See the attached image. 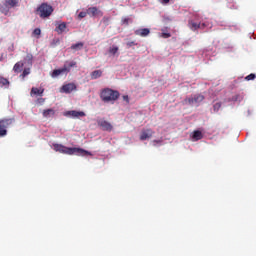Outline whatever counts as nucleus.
I'll list each match as a JSON object with an SVG mask.
<instances>
[{
	"label": "nucleus",
	"instance_id": "15",
	"mask_svg": "<svg viewBox=\"0 0 256 256\" xmlns=\"http://www.w3.org/2000/svg\"><path fill=\"white\" fill-rule=\"evenodd\" d=\"M45 92V89H39L36 87H32L30 95L31 97H35V95H43V93Z\"/></svg>",
	"mask_w": 256,
	"mask_h": 256
},
{
	"label": "nucleus",
	"instance_id": "2",
	"mask_svg": "<svg viewBox=\"0 0 256 256\" xmlns=\"http://www.w3.org/2000/svg\"><path fill=\"white\" fill-rule=\"evenodd\" d=\"M119 97H120L119 91L113 90L111 88H105L104 90H102V92L100 94V99H102V101H104V103H109L111 101H117V99H119Z\"/></svg>",
	"mask_w": 256,
	"mask_h": 256
},
{
	"label": "nucleus",
	"instance_id": "23",
	"mask_svg": "<svg viewBox=\"0 0 256 256\" xmlns=\"http://www.w3.org/2000/svg\"><path fill=\"white\" fill-rule=\"evenodd\" d=\"M24 61L28 63V65H33V54H27Z\"/></svg>",
	"mask_w": 256,
	"mask_h": 256
},
{
	"label": "nucleus",
	"instance_id": "4",
	"mask_svg": "<svg viewBox=\"0 0 256 256\" xmlns=\"http://www.w3.org/2000/svg\"><path fill=\"white\" fill-rule=\"evenodd\" d=\"M15 7H19V0H4V3L0 4V13L7 16Z\"/></svg>",
	"mask_w": 256,
	"mask_h": 256
},
{
	"label": "nucleus",
	"instance_id": "32",
	"mask_svg": "<svg viewBox=\"0 0 256 256\" xmlns=\"http://www.w3.org/2000/svg\"><path fill=\"white\" fill-rule=\"evenodd\" d=\"M37 103H38L39 105H43V103H45V98H38V99H37Z\"/></svg>",
	"mask_w": 256,
	"mask_h": 256
},
{
	"label": "nucleus",
	"instance_id": "30",
	"mask_svg": "<svg viewBox=\"0 0 256 256\" xmlns=\"http://www.w3.org/2000/svg\"><path fill=\"white\" fill-rule=\"evenodd\" d=\"M1 85H9V80L7 78H0Z\"/></svg>",
	"mask_w": 256,
	"mask_h": 256
},
{
	"label": "nucleus",
	"instance_id": "10",
	"mask_svg": "<svg viewBox=\"0 0 256 256\" xmlns=\"http://www.w3.org/2000/svg\"><path fill=\"white\" fill-rule=\"evenodd\" d=\"M77 90V85L75 83H68L62 86L61 92L62 93H72V91Z\"/></svg>",
	"mask_w": 256,
	"mask_h": 256
},
{
	"label": "nucleus",
	"instance_id": "19",
	"mask_svg": "<svg viewBox=\"0 0 256 256\" xmlns=\"http://www.w3.org/2000/svg\"><path fill=\"white\" fill-rule=\"evenodd\" d=\"M66 29H67V24L63 22L58 25V27L56 28V32L58 35H61V33H63Z\"/></svg>",
	"mask_w": 256,
	"mask_h": 256
},
{
	"label": "nucleus",
	"instance_id": "20",
	"mask_svg": "<svg viewBox=\"0 0 256 256\" xmlns=\"http://www.w3.org/2000/svg\"><path fill=\"white\" fill-rule=\"evenodd\" d=\"M84 43L83 42H78V43H76V44H72L71 45V49L73 50V51H81V49H83V47H84Z\"/></svg>",
	"mask_w": 256,
	"mask_h": 256
},
{
	"label": "nucleus",
	"instance_id": "12",
	"mask_svg": "<svg viewBox=\"0 0 256 256\" xmlns=\"http://www.w3.org/2000/svg\"><path fill=\"white\" fill-rule=\"evenodd\" d=\"M87 13L88 15H90V17H95L96 15H103V12H101V10H99L97 7L88 8Z\"/></svg>",
	"mask_w": 256,
	"mask_h": 256
},
{
	"label": "nucleus",
	"instance_id": "16",
	"mask_svg": "<svg viewBox=\"0 0 256 256\" xmlns=\"http://www.w3.org/2000/svg\"><path fill=\"white\" fill-rule=\"evenodd\" d=\"M45 119H49V117H53L55 115V110L53 108H49L43 111L42 113Z\"/></svg>",
	"mask_w": 256,
	"mask_h": 256
},
{
	"label": "nucleus",
	"instance_id": "18",
	"mask_svg": "<svg viewBox=\"0 0 256 256\" xmlns=\"http://www.w3.org/2000/svg\"><path fill=\"white\" fill-rule=\"evenodd\" d=\"M23 67H25V63L17 62L13 67L14 73H21V71H23Z\"/></svg>",
	"mask_w": 256,
	"mask_h": 256
},
{
	"label": "nucleus",
	"instance_id": "3",
	"mask_svg": "<svg viewBox=\"0 0 256 256\" xmlns=\"http://www.w3.org/2000/svg\"><path fill=\"white\" fill-rule=\"evenodd\" d=\"M53 6L48 4L47 2H43L36 9V14L39 15L40 19H49L50 15H53Z\"/></svg>",
	"mask_w": 256,
	"mask_h": 256
},
{
	"label": "nucleus",
	"instance_id": "26",
	"mask_svg": "<svg viewBox=\"0 0 256 256\" xmlns=\"http://www.w3.org/2000/svg\"><path fill=\"white\" fill-rule=\"evenodd\" d=\"M87 15H89L88 12H87V10H86V12H85V11H82V12H80V13L78 14V19H85V17H87Z\"/></svg>",
	"mask_w": 256,
	"mask_h": 256
},
{
	"label": "nucleus",
	"instance_id": "11",
	"mask_svg": "<svg viewBox=\"0 0 256 256\" xmlns=\"http://www.w3.org/2000/svg\"><path fill=\"white\" fill-rule=\"evenodd\" d=\"M99 127H101L102 131H113V125H111L108 121L106 120H99L98 121Z\"/></svg>",
	"mask_w": 256,
	"mask_h": 256
},
{
	"label": "nucleus",
	"instance_id": "24",
	"mask_svg": "<svg viewBox=\"0 0 256 256\" xmlns=\"http://www.w3.org/2000/svg\"><path fill=\"white\" fill-rule=\"evenodd\" d=\"M231 101H243V94H235L232 96Z\"/></svg>",
	"mask_w": 256,
	"mask_h": 256
},
{
	"label": "nucleus",
	"instance_id": "25",
	"mask_svg": "<svg viewBox=\"0 0 256 256\" xmlns=\"http://www.w3.org/2000/svg\"><path fill=\"white\" fill-rule=\"evenodd\" d=\"M31 73V69L26 68L23 70L22 74L20 75V77H22V79H24L27 75H29Z\"/></svg>",
	"mask_w": 256,
	"mask_h": 256
},
{
	"label": "nucleus",
	"instance_id": "7",
	"mask_svg": "<svg viewBox=\"0 0 256 256\" xmlns=\"http://www.w3.org/2000/svg\"><path fill=\"white\" fill-rule=\"evenodd\" d=\"M203 101H205V96L201 94H195L194 96L186 98L184 100V105H196V107H199V104L203 103Z\"/></svg>",
	"mask_w": 256,
	"mask_h": 256
},
{
	"label": "nucleus",
	"instance_id": "5",
	"mask_svg": "<svg viewBox=\"0 0 256 256\" xmlns=\"http://www.w3.org/2000/svg\"><path fill=\"white\" fill-rule=\"evenodd\" d=\"M73 67H77V62H66L62 68L53 70L51 77L55 78L59 77V75H63V73H69Z\"/></svg>",
	"mask_w": 256,
	"mask_h": 256
},
{
	"label": "nucleus",
	"instance_id": "1",
	"mask_svg": "<svg viewBox=\"0 0 256 256\" xmlns=\"http://www.w3.org/2000/svg\"><path fill=\"white\" fill-rule=\"evenodd\" d=\"M53 149L57 153H62L64 155H80V157H87V155H93L91 152L82 148H69L63 144H53Z\"/></svg>",
	"mask_w": 256,
	"mask_h": 256
},
{
	"label": "nucleus",
	"instance_id": "36",
	"mask_svg": "<svg viewBox=\"0 0 256 256\" xmlns=\"http://www.w3.org/2000/svg\"><path fill=\"white\" fill-rule=\"evenodd\" d=\"M123 101H126V103H129V96L124 95L123 96Z\"/></svg>",
	"mask_w": 256,
	"mask_h": 256
},
{
	"label": "nucleus",
	"instance_id": "13",
	"mask_svg": "<svg viewBox=\"0 0 256 256\" xmlns=\"http://www.w3.org/2000/svg\"><path fill=\"white\" fill-rule=\"evenodd\" d=\"M135 35H138L139 37H147V35H149V33H151V30H149V28H142V29H138L135 30Z\"/></svg>",
	"mask_w": 256,
	"mask_h": 256
},
{
	"label": "nucleus",
	"instance_id": "17",
	"mask_svg": "<svg viewBox=\"0 0 256 256\" xmlns=\"http://www.w3.org/2000/svg\"><path fill=\"white\" fill-rule=\"evenodd\" d=\"M203 139V133L199 130H195L192 134L193 141H201Z\"/></svg>",
	"mask_w": 256,
	"mask_h": 256
},
{
	"label": "nucleus",
	"instance_id": "33",
	"mask_svg": "<svg viewBox=\"0 0 256 256\" xmlns=\"http://www.w3.org/2000/svg\"><path fill=\"white\" fill-rule=\"evenodd\" d=\"M159 3H161L162 5H168L169 1L171 0H158Z\"/></svg>",
	"mask_w": 256,
	"mask_h": 256
},
{
	"label": "nucleus",
	"instance_id": "34",
	"mask_svg": "<svg viewBox=\"0 0 256 256\" xmlns=\"http://www.w3.org/2000/svg\"><path fill=\"white\" fill-rule=\"evenodd\" d=\"M122 23H123L124 25H129V18H124V19H122Z\"/></svg>",
	"mask_w": 256,
	"mask_h": 256
},
{
	"label": "nucleus",
	"instance_id": "6",
	"mask_svg": "<svg viewBox=\"0 0 256 256\" xmlns=\"http://www.w3.org/2000/svg\"><path fill=\"white\" fill-rule=\"evenodd\" d=\"M15 123L14 118H3L0 119V137H5L7 135V129Z\"/></svg>",
	"mask_w": 256,
	"mask_h": 256
},
{
	"label": "nucleus",
	"instance_id": "31",
	"mask_svg": "<svg viewBox=\"0 0 256 256\" xmlns=\"http://www.w3.org/2000/svg\"><path fill=\"white\" fill-rule=\"evenodd\" d=\"M33 35L39 37V35H41V29L35 28L34 31H33Z\"/></svg>",
	"mask_w": 256,
	"mask_h": 256
},
{
	"label": "nucleus",
	"instance_id": "8",
	"mask_svg": "<svg viewBox=\"0 0 256 256\" xmlns=\"http://www.w3.org/2000/svg\"><path fill=\"white\" fill-rule=\"evenodd\" d=\"M153 135H155V132L151 128L144 129L141 131L140 141H147V139H151Z\"/></svg>",
	"mask_w": 256,
	"mask_h": 256
},
{
	"label": "nucleus",
	"instance_id": "28",
	"mask_svg": "<svg viewBox=\"0 0 256 256\" xmlns=\"http://www.w3.org/2000/svg\"><path fill=\"white\" fill-rule=\"evenodd\" d=\"M213 109L215 111V113H217V111H219L221 109V102H217L214 104Z\"/></svg>",
	"mask_w": 256,
	"mask_h": 256
},
{
	"label": "nucleus",
	"instance_id": "27",
	"mask_svg": "<svg viewBox=\"0 0 256 256\" xmlns=\"http://www.w3.org/2000/svg\"><path fill=\"white\" fill-rule=\"evenodd\" d=\"M160 37H162L163 39H169V37H171V33H169V32H162L160 34Z\"/></svg>",
	"mask_w": 256,
	"mask_h": 256
},
{
	"label": "nucleus",
	"instance_id": "22",
	"mask_svg": "<svg viewBox=\"0 0 256 256\" xmlns=\"http://www.w3.org/2000/svg\"><path fill=\"white\" fill-rule=\"evenodd\" d=\"M188 26L191 29V31H197L199 29V24H197L196 22H193V20H190L188 22Z\"/></svg>",
	"mask_w": 256,
	"mask_h": 256
},
{
	"label": "nucleus",
	"instance_id": "37",
	"mask_svg": "<svg viewBox=\"0 0 256 256\" xmlns=\"http://www.w3.org/2000/svg\"><path fill=\"white\" fill-rule=\"evenodd\" d=\"M133 45H136L133 41L127 43V46H128V47H133Z\"/></svg>",
	"mask_w": 256,
	"mask_h": 256
},
{
	"label": "nucleus",
	"instance_id": "9",
	"mask_svg": "<svg viewBox=\"0 0 256 256\" xmlns=\"http://www.w3.org/2000/svg\"><path fill=\"white\" fill-rule=\"evenodd\" d=\"M66 117H72L73 119H77L79 117H85V112L83 111H77V110H71L67 111L65 113Z\"/></svg>",
	"mask_w": 256,
	"mask_h": 256
},
{
	"label": "nucleus",
	"instance_id": "29",
	"mask_svg": "<svg viewBox=\"0 0 256 256\" xmlns=\"http://www.w3.org/2000/svg\"><path fill=\"white\" fill-rule=\"evenodd\" d=\"M256 75L254 73L249 74L245 77L246 81H253L255 79Z\"/></svg>",
	"mask_w": 256,
	"mask_h": 256
},
{
	"label": "nucleus",
	"instance_id": "35",
	"mask_svg": "<svg viewBox=\"0 0 256 256\" xmlns=\"http://www.w3.org/2000/svg\"><path fill=\"white\" fill-rule=\"evenodd\" d=\"M205 27H207V24L199 23V29H205Z\"/></svg>",
	"mask_w": 256,
	"mask_h": 256
},
{
	"label": "nucleus",
	"instance_id": "38",
	"mask_svg": "<svg viewBox=\"0 0 256 256\" xmlns=\"http://www.w3.org/2000/svg\"><path fill=\"white\" fill-rule=\"evenodd\" d=\"M154 143H161L160 140H154Z\"/></svg>",
	"mask_w": 256,
	"mask_h": 256
},
{
	"label": "nucleus",
	"instance_id": "14",
	"mask_svg": "<svg viewBox=\"0 0 256 256\" xmlns=\"http://www.w3.org/2000/svg\"><path fill=\"white\" fill-rule=\"evenodd\" d=\"M108 53L112 55L113 57L117 56L119 57V46L113 45L108 49Z\"/></svg>",
	"mask_w": 256,
	"mask_h": 256
},
{
	"label": "nucleus",
	"instance_id": "21",
	"mask_svg": "<svg viewBox=\"0 0 256 256\" xmlns=\"http://www.w3.org/2000/svg\"><path fill=\"white\" fill-rule=\"evenodd\" d=\"M103 75V71L101 70H95L90 74L91 79H99Z\"/></svg>",
	"mask_w": 256,
	"mask_h": 256
}]
</instances>
